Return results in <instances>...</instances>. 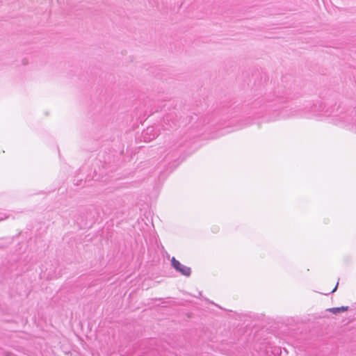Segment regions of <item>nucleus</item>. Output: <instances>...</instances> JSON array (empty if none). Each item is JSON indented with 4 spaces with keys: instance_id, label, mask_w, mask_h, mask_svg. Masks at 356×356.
I'll list each match as a JSON object with an SVG mask.
<instances>
[{
    "instance_id": "5",
    "label": "nucleus",
    "mask_w": 356,
    "mask_h": 356,
    "mask_svg": "<svg viewBox=\"0 0 356 356\" xmlns=\"http://www.w3.org/2000/svg\"><path fill=\"white\" fill-rule=\"evenodd\" d=\"M163 121L165 122V121H169V116H166L165 118H164L163 119Z\"/></svg>"
},
{
    "instance_id": "1",
    "label": "nucleus",
    "mask_w": 356,
    "mask_h": 356,
    "mask_svg": "<svg viewBox=\"0 0 356 356\" xmlns=\"http://www.w3.org/2000/svg\"><path fill=\"white\" fill-rule=\"evenodd\" d=\"M171 265L175 270L184 276L189 277L191 274V269L190 267L181 264L175 257L171 259Z\"/></svg>"
},
{
    "instance_id": "6",
    "label": "nucleus",
    "mask_w": 356,
    "mask_h": 356,
    "mask_svg": "<svg viewBox=\"0 0 356 356\" xmlns=\"http://www.w3.org/2000/svg\"><path fill=\"white\" fill-rule=\"evenodd\" d=\"M5 247H6L5 245H0V248H4Z\"/></svg>"
},
{
    "instance_id": "3",
    "label": "nucleus",
    "mask_w": 356,
    "mask_h": 356,
    "mask_svg": "<svg viewBox=\"0 0 356 356\" xmlns=\"http://www.w3.org/2000/svg\"><path fill=\"white\" fill-rule=\"evenodd\" d=\"M327 310L329 311L330 312L332 313V314H336L339 313V312L348 311V306H341V307H332V308H330V309H328Z\"/></svg>"
},
{
    "instance_id": "4",
    "label": "nucleus",
    "mask_w": 356,
    "mask_h": 356,
    "mask_svg": "<svg viewBox=\"0 0 356 356\" xmlns=\"http://www.w3.org/2000/svg\"><path fill=\"white\" fill-rule=\"evenodd\" d=\"M337 286H338V283L336 284L335 287L332 290V291L330 293H333L334 291H335L337 289Z\"/></svg>"
},
{
    "instance_id": "2",
    "label": "nucleus",
    "mask_w": 356,
    "mask_h": 356,
    "mask_svg": "<svg viewBox=\"0 0 356 356\" xmlns=\"http://www.w3.org/2000/svg\"><path fill=\"white\" fill-rule=\"evenodd\" d=\"M157 133L155 132L154 127H149L143 132V136L145 141H151L157 136Z\"/></svg>"
}]
</instances>
